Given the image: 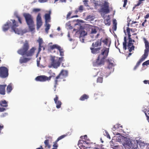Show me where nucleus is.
I'll return each instance as SVG.
<instances>
[{"instance_id": "obj_1", "label": "nucleus", "mask_w": 149, "mask_h": 149, "mask_svg": "<svg viewBox=\"0 0 149 149\" xmlns=\"http://www.w3.org/2000/svg\"><path fill=\"white\" fill-rule=\"evenodd\" d=\"M29 48L28 42L27 40H26L22 47L18 50L17 52L22 56L27 57H32L34 55L36 49L35 47H32L30 49Z\"/></svg>"}, {"instance_id": "obj_2", "label": "nucleus", "mask_w": 149, "mask_h": 149, "mask_svg": "<svg viewBox=\"0 0 149 149\" xmlns=\"http://www.w3.org/2000/svg\"><path fill=\"white\" fill-rule=\"evenodd\" d=\"M126 32L125 29L124 32L125 35H128V38H127L126 36H124V42H123V48L124 50H126L127 49V43L128 42L127 49L128 52H125V55L126 56L127 60H129L130 56V29L129 27H127L126 29Z\"/></svg>"}, {"instance_id": "obj_3", "label": "nucleus", "mask_w": 149, "mask_h": 149, "mask_svg": "<svg viewBox=\"0 0 149 149\" xmlns=\"http://www.w3.org/2000/svg\"><path fill=\"white\" fill-rule=\"evenodd\" d=\"M13 24L12 25V23L10 21H8L2 27L3 30L4 32L7 31L9 28L10 26H11L12 30L16 33L19 34L20 32V29L17 28L18 25L17 22L14 19H11Z\"/></svg>"}, {"instance_id": "obj_4", "label": "nucleus", "mask_w": 149, "mask_h": 149, "mask_svg": "<svg viewBox=\"0 0 149 149\" xmlns=\"http://www.w3.org/2000/svg\"><path fill=\"white\" fill-rule=\"evenodd\" d=\"M68 75V72L66 70H62L59 74L54 79V91L56 90L57 86L58 84V82L60 81L62 79L63 81H65L64 79Z\"/></svg>"}, {"instance_id": "obj_5", "label": "nucleus", "mask_w": 149, "mask_h": 149, "mask_svg": "<svg viewBox=\"0 0 149 149\" xmlns=\"http://www.w3.org/2000/svg\"><path fill=\"white\" fill-rule=\"evenodd\" d=\"M23 15L25 19L29 29L31 31H33L34 30L35 28L34 22L32 16L30 14L26 13H23Z\"/></svg>"}, {"instance_id": "obj_6", "label": "nucleus", "mask_w": 149, "mask_h": 149, "mask_svg": "<svg viewBox=\"0 0 149 149\" xmlns=\"http://www.w3.org/2000/svg\"><path fill=\"white\" fill-rule=\"evenodd\" d=\"M132 137H131V149H137L139 143L141 147H144L146 145H148V143L136 139L137 138L136 137L132 135Z\"/></svg>"}, {"instance_id": "obj_7", "label": "nucleus", "mask_w": 149, "mask_h": 149, "mask_svg": "<svg viewBox=\"0 0 149 149\" xmlns=\"http://www.w3.org/2000/svg\"><path fill=\"white\" fill-rule=\"evenodd\" d=\"M63 59V57L58 58L55 56H52L51 58V65L54 68H57L60 66L61 62Z\"/></svg>"}, {"instance_id": "obj_8", "label": "nucleus", "mask_w": 149, "mask_h": 149, "mask_svg": "<svg viewBox=\"0 0 149 149\" xmlns=\"http://www.w3.org/2000/svg\"><path fill=\"white\" fill-rule=\"evenodd\" d=\"M107 62L108 63V66L105 68L104 71V75L106 77L110 75L112 70V68L114 66V64L112 62L113 61L111 59L108 58Z\"/></svg>"}, {"instance_id": "obj_9", "label": "nucleus", "mask_w": 149, "mask_h": 149, "mask_svg": "<svg viewBox=\"0 0 149 149\" xmlns=\"http://www.w3.org/2000/svg\"><path fill=\"white\" fill-rule=\"evenodd\" d=\"M8 70L5 67H0V77L2 78H5L8 75Z\"/></svg>"}, {"instance_id": "obj_10", "label": "nucleus", "mask_w": 149, "mask_h": 149, "mask_svg": "<svg viewBox=\"0 0 149 149\" xmlns=\"http://www.w3.org/2000/svg\"><path fill=\"white\" fill-rule=\"evenodd\" d=\"M122 139L123 141V145L125 149H130V140L129 139L123 136Z\"/></svg>"}, {"instance_id": "obj_11", "label": "nucleus", "mask_w": 149, "mask_h": 149, "mask_svg": "<svg viewBox=\"0 0 149 149\" xmlns=\"http://www.w3.org/2000/svg\"><path fill=\"white\" fill-rule=\"evenodd\" d=\"M50 77H47V76L42 75L36 77L35 78V80L37 81L40 82H45L46 81H50Z\"/></svg>"}, {"instance_id": "obj_12", "label": "nucleus", "mask_w": 149, "mask_h": 149, "mask_svg": "<svg viewBox=\"0 0 149 149\" xmlns=\"http://www.w3.org/2000/svg\"><path fill=\"white\" fill-rule=\"evenodd\" d=\"M109 48H105L101 50V53L98 56L105 59L107 57L109 52Z\"/></svg>"}, {"instance_id": "obj_13", "label": "nucleus", "mask_w": 149, "mask_h": 149, "mask_svg": "<svg viewBox=\"0 0 149 149\" xmlns=\"http://www.w3.org/2000/svg\"><path fill=\"white\" fill-rule=\"evenodd\" d=\"M104 59L98 56L95 62L93 63V65L96 66H98L104 65Z\"/></svg>"}, {"instance_id": "obj_14", "label": "nucleus", "mask_w": 149, "mask_h": 149, "mask_svg": "<svg viewBox=\"0 0 149 149\" xmlns=\"http://www.w3.org/2000/svg\"><path fill=\"white\" fill-rule=\"evenodd\" d=\"M36 26L37 29H38L42 26V22L40 13H39L36 17Z\"/></svg>"}, {"instance_id": "obj_15", "label": "nucleus", "mask_w": 149, "mask_h": 149, "mask_svg": "<svg viewBox=\"0 0 149 149\" xmlns=\"http://www.w3.org/2000/svg\"><path fill=\"white\" fill-rule=\"evenodd\" d=\"M101 12L104 13L105 14L108 13L110 12L109 9V5L108 3L105 2L103 6V7L100 9Z\"/></svg>"}, {"instance_id": "obj_16", "label": "nucleus", "mask_w": 149, "mask_h": 149, "mask_svg": "<svg viewBox=\"0 0 149 149\" xmlns=\"http://www.w3.org/2000/svg\"><path fill=\"white\" fill-rule=\"evenodd\" d=\"M92 53L93 54H96L100 53L101 48L99 47L97 48L91 47L90 48Z\"/></svg>"}, {"instance_id": "obj_17", "label": "nucleus", "mask_w": 149, "mask_h": 149, "mask_svg": "<svg viewBox=\"0 0 149 149\" xmlns=\"http://www.w3.org/2000/svg\"><path fill=\"white\" fill-rule=\"evenodd\" d=\"M58 97L57 95H56L55 97L54 98V100L55 103L56 104V107L58 109L60 108L61 106L62 102L59 100H58Z\"/></svg>"}, {"instance_id": "obj_18", "label": "nucleus", "mask_w": 149, "mask_h": 149, "mask_svg": "<svg viewBox=\"0 0 149 149\" xmlns=\"http://www.w3.org/2000/svg\"><path fill=\"white\" fill-rule=\"evenodd\" d=\"M91 143L90 140L89 139H87L85 141L84 140H80L79 141L78 145L79 147V145L80 144H81V146H85L84 145V144H90Z\"/></svg>"}, {"instance_id": "obj_19", "label": "nucleus", "mask_w": 149, "mask_h": 149, "mask_svg": "<svg viewBox=\"0 0 149 149\" xmlns=\"http://www.w3.org/2000/svg\"><path fill=\"white\" fill-rule=\"evenodd\" d=\"M51 11H49L48 13H46L44 16V18L45 20V23H47L50 22L51 21L50 15L51 14Z\"/></svg>"}, {"instance_id": "obj_20", "label": "nucleus", "mask_w": 149, "mask_h": 149, "mask_svg": "<svg viewBox=\"0 0 149 149\" xmlns=\"http://www.w3.org/2000/svg\"><path fill=\"white\" fill-rule=\"evenodd\" d=\"M67 135H62L60 136L56 140L54 143V144L53 145V147L54 148H57L58 146V144L57 143V142L59 141L60 140L63 139Z\"/></svg>"}, {"instance_id": "obj_21", "label": "nucleus", "mask_w": 149, "mask_h": 149, "mask_svg": "<svg viewBox=\"0 0 149 149\" xmlns=\"http://www.w3.org/2000/svg\"><path fill=\"white\" fill-rule=\"evenodd\" d=\"M102 38L98 40L95 42H93L92 44V47L97 48L101 46L102 44Z\"/></svg>"}, {"instance_id": "obj_22", "label": "nucleus", "mask_w": 149, "mask_h": 149, "mask_svg": "<svg viewBox=\"0 0 149 149\" xmlns=\"http://www.w3.org/2000/svg\"><path fill=\"white\" fill-rule=\"evenodd\" d=\"M6 85H0V94L2 95L5 94V88Z\"/></svg>"}, {"instance_id": "obj_23", "label": "nucleus", "mask_w": 149, "mask_h": 149, "mask_svg": "<svg viewBox=\"0 0 149 149\" xmlns=\"http://www.w3.org/2000/svg\"><path fill=\"white\" fill-rule=\"evenodd\" d=\"M30 59L27 58L22 57H20L19 61L21 63H26L30 60Z\"/></svg>"}, {"instance_id": "obj_24", "label": "nucleus", "mask_w": 149, "mask_h": 149, "mask_svg": "<svg viewBox=\"0 0 149 149\" xmlns=\"http://www.w3.org/2000/svg\"><path fill=\"white\" fill-rule=\"evenodd\" d=\"M90 30L91 34H96L97 32V27L94 26H91Z\"/></svg>"}, {"instance_id": "obj_25", "label": "nucleus", "mask_w": 149, "mask_h": 149, "mask_svg": "<svg viewBox=\"0 0 149 149\" xmlns=\"http://www.w3.org/2000/svg\"><path fill=\"white\" fill-rule=\"evenodd\" d=\"M45 144V148L49 149L51 147V146L49 143V140L48 139H46L44 141Z\"/></svg>"}, {"instance_id": "obj_26", "label": "nucleus", "mask_w": 149, "mask_h": 149, "mask_svg": "<svg viewBox=\"0 0 149 149\" xmlns=\"http://www.w3.org/2000/svg\"><path fill=\"white\" fill-rule=\"evenodd\" d=\"M102 42L104 43V45L107 46L109 47L111 44V42L109 40L108 38H106L104 40H102Z\"/></svg>"}, {"instance_id": "obj_27", "label": "nucleus", "mask_w": 149, "mask_h": 149, "mask_svg": "<svg viewBox=\"0 0 149 149\" xmlns=\"http://www.w3.org/2000/svg\"><path fill=\"white\" fill-rule=\"evenodd\" d=\"M89 97V96L86 94H84L81 96L79 98V100L81 101H84L85 100L88 99Z\"/></svg>"}, {"instance_id": "obj_28", "label": "nucleus", "mask_w": 149, "mask_h": 149, "mask_svg": "<svg viewBox=\"0 0 149 149\" xmlns=\"http://www.w3.org/2000/svg\"><path fill=\"white\" fill-rule=\"evenodd\" d=\"M50 49L51 50H53L55 48L57 49L58 50L60 48V46L56 44L51 45L50 46Z\"/></svg>"}, {"instance_id": "obj_29", "label": "nucleus", "mask_w": 149, "mask_h": 149, "mask_svg": "<svg viewBox=\"0 0 149 149\" xmlns=\"http://www.w3.org/2000/svg\"><path fill=\"white\" fill-rule=\"evenodd\" d=\"M148 55V53H144V54L143 55L142 58L139 60V61L142 62L147 58Z\"/></svg>"}, {"instance_id": "obj_30", "label": "nucleus", "mask_w": 149, "mask_h": 149, "mask_svg": "<svg viewBox=\"0 0 149 149\" xmlns=\"http://www.w3.org/2000/svg\"><path fill=\"white\" fill-rule=\"evenodd\" d=\"M113 29L114 31H116L117 28V23L116 19L113 20Z\"/></svg>"}, {"instance_id": "obj_31", "label": "nucleus", "mask_w": 149, "mask_h": 149, "mask_svg": "<svg viewBox=\"0 0 149 149\" xmlns=\"http://www.w3.org/2000/svg\"><path fill=\"white\" fill-rule=\"evenodd\" d=\"M0 105L1 106L4 107H7L8 106L7 103L5 100L2 101Z\"/></svg>"}, {"instance_id": "obj_32", "label": "nucleus", "mask_w": 149, "mask_h": 149, "mask_svg": "<svg viewBox=\"0 0 149 149\" xmlns=\"http://www.w3.org/2000/svg\"><path fill=\"white\" fill-rule=\"evenodd\" d=\"M143 112L145 113V114L147 117V120H149V110H148L146 109H145L144 111H143Z\"/></svg>"}, {"instance_id": "obj_33", "label": "nucleus", "mask_w": 149, "mask_h": 149, "mask_svg": "<svg viewBox=\"0 0 149 149\" xmlns=\"http://www.w3.org/2000/svg\"><path fill=\"white\" fill-rule=\"evenodd\" d=\"M87 32L85 31H82L80 34L79 38L81 39V38H83L84 36L87 35Z\"/></svg>"}, {"instance_id": "obj_34", "label": "nucleus", "mask_w": 149, "mask_h": 149, "mask_svg": "<svg viewBox=\"0 0 149 149\" xmlns=\"http://www.w3.org/2000/svg\"><path fill=\"white\" fill-rule=\"evenodd\" d=\"M46 28L45 30L46 33L47 34L48 33V31L50 29V24L48 23H46Z\"/></svg>"}, {"instance_id": "obj_35", "label": "nucleus", "mask_w": 149, "mask_h": 149, "mask_svg": "<svg viewBox=\"0 0 149 149\" xmlns=\"http://www.w3.org/2000/svg\"><path fill=\"white\" fill-rule=\"evenodd\" d=\"M12 90V86L11 84L9 85L7 88V91L8 93H10Z\"/></svg>"}, {"instance_id": "obj_36", "label": "nucleus", "mask_w": 149, "mask_h": 149, "mask_svg": "<svg viewBox=\"0 0 149 149\" xmlns=\"http://www.w3.org/2000/svg\"><path fill=\"white\" fill-rule=\"evenodd\" d=\"M59 51L60 55L61 56H63L64 55V51L62 48L60 47V48L58 49Z\"/></svg>"}, {"instance_id": "obj_37", "label": "nucleus", "mask_w": 149, "mask_h": 149, "mask_svg": "<svg viewBox=\"0 0 149 149\" xmlns=\"http://www.w3.org/2000/svg\"><path fill=\"white\" fill-rule=\"evenodd\" d=\"M141 62L140 61H139L137 62V63H136V65L133 68L134 70H136V69L139 66V65H140V63Z\"/></svg>"}, {"instance_id": "obj_38", "label": "nucleus", "mask_w": 149, "mask_h": 149, "mask_svg": "<svg viewBox=\"0 0 149 149\" xmlns=\"http://www.w3.org/2000/svg\"><path fill=\"white\" fill-rule=\"evenodd\" d=\"M103 81V78L102 77H98L97 79V82L102 83Z\"/></svg>"}, {"instance_id": "obj_39", "label": "nucleus", "mask_w": 149, "mask_h": 149, "mask_svg": "<svg viewBox=\"0 0 149 149\" xmlns=\"http://www.w3.org/2000/svg\"><path fill=\"white\" fill-rule=\"evenodd\" d=\"M105 24L106 25L109 26L110 25V22L109 19H107L104 20Z\"/></svg>"}, {"instance_id": "obj_40", "label": "nucleus", "mask_w": 149, "mask_h": 149, "mask_svg": "<svg viewBox=\"0 0 149 149\" xmlns=\"http://www.w3.org/2000/svg\"><path fill=\"white\" fill-rule=\"evenodd\" d=\"M38 42L39 43V46L40 47V46H41V45L43 42V40L41 38H39V39L38 40Z\"/></svg>"}, {"instance_id": "obj_41", "label": "nucleus", "mask_w": 149, "mask_h": 149, "mask_svg": "<svg viewBox=\"0 0 149 149\" xmlns=\"http://www.w3.org/2000/svg\"><path fill=\"white\" fill-rule=\"evenodd\" d=\"M41 59V57H39V58H38L37 60V64L38 66H39L40 65V61Z\"/></svg>"}, {"instance_id": "obj_42", "label": "nucleus", "mask_w": 149, "mask_h": 149, "mask_svg": "<svg viewBox=\"0 0 149 149\" xmlns=\"http://www.w3.org/2000/svg\"><path fill=\"white\" fill-rule=\"evenodd\" d=\"M104 134L105 136H106L109 139H110L111 138L110 136L108 133L107 132V131H105V134Z\"/></svg>"}, {"instance_id": "obj_43", "label": "nucleus", "mask_w": 149, "mask_h": 149, "mask_svg": "<svg viewBox=\"0 0 149 149\" xmlns=\"http://www.w3.org/2000/svg\"><path fill=\"white\" fill-rule=\"evenodd\" d=\"M80 12H82L83 10V7L82 5L80 6L78 8Z\"/></svg>"}, {"instance_id": "obj_44", "label": "nucleus", "mask_w": 149, "mask_h": 149, "mask_svg": "<svg viewBox=\"0 0 149 149\" xmlns=\"http://www.w3.org/2000/svg\"><path fill=\"white\" fill-rule=\"evenodd\" d=\"M149 65V60L146 61L142 64V65L143 66H144L145 65Z\"/></svg>"}, {"instance_id": "obj_45", "label": "nucleus", "mask_w": 149, "mask_h": 149, "mask_svg": "<svg viewBox=\"0 0 149 149\" xmlns=\"http://www.w3.org/2000/svg\"><path fill=\"white\" fill-rule=\"evenodd\" d=\"M80 138L81 139H84L85 140H86L88 139H88L87 136L86 135H85L84 136H80Z\"/></svg>"}, {"instance_id": "obj_46", "label": "nucleus", "mask_w": 149, "mask_h": 149, "mask_svg": "<svg viewBox=\"0 0 149 149\" xmlns=\"http://www.w3.org/2000/svg\"><path fill=\"white\" fill-rule=\"evenodd\" d=\"M145 45L146 48L149 49V43L148 41L145 42Z\"/></svg>"}, {"instance_id": "obj_47", "label": "nucleus", "mask_w": 149, "mask_h": 149, "mask_svg": "<svg viewBox=\"0 0 149 149\" xmlns=\"http://www.w3.org/2000/svg\"><path fill=\"white\" fill-rule=\"evenodd\" d=\"M81 144L79 145V147L81 149H90V148L88 147H86L85 146H81Z\"/></svg>"}, {"instance_id": "obj_48", "label": "nucleus", "mask_w": 149, "mask_h": 149, "mask_svg": "<svg viewBox=\"0 0 149 149\" xmlns=\"http://www.w3.org/2000/svg\"><path fill=\"white\" fill-rule=\"evenodd\" d=\"M16 17H17V18L18 19V20L20 24H22V22L21 18L17 15H16Z\"/></svg>"}, {"instance_id": "obj_49", "label": "nucleus", "mask_w": 149, "mask_h": 149, "mask_svg": "<svg viewBox=\"0 0 149 149\" xmlns=\"http://www.w3.org/2000/svg\"><path fill=\"white\" fill-rule=\"evenodd\" d=\"M83 1L84 3V4L86 6H88V1L86 0H84Z\"/></svg>"}, {"instance_id": "obj_50", "label": "nucleus", "mask_w": 149, "mask_h": 149, "mask_svg": "<svg viewBox=\"0 0 149 149\" xmlns=\"http://www.w3.org/2000/svg\"><path fill=\"white\" fill-rule=\"evenodd\" d=\"M40 9L39 8H34L33 10V12H37L40 11Z\"/></svg>"}, {"instance_id": "obj_51", "label": "nucleus", "mask_w": 149, "mask_h": 149, "mask_svg": "<svg viewBox=\"0 0 149 149\" xmlns=\"http://www.w3.org/2000/svg\"><path fill=\"white\" fill-rule=\"evenodd\" d=\"M127 1V0H124L123 1L124 2V3L123 5V7H125L126 5Z\"/></svg>"}, {"instance_id": "obj_52", "label": "nucleus", "mask_w": 149, "mask_h": 149, "mask_svg": "<svg viewBox=\"0 0 149 149\" xmlns=\"http://www.w3.org/2000/svg\"><path fill=\"white\" fill-rule=\"evenodd\" d=\"M130 19L129 18V17H128L127 18V26L128 27L130 25Z\"/></svg>"}, {"instance_id": "obj_53", "label": "nucleus", "mask_w": 149, "mask_h": 149, "mask_svg": "<svg viewBox=\"0 0 149 149\" xmlns=\"http://www.w3.org/2000/svg\"><path fill=\"white\" fill-rule=\"evenodd\" d=\"M6 110V109L5 108L0 107V112H3Z\"/></svg>"}, {"instance_id": "obj_54", "label": "nucleus", "mask_w": 149, "mask_h": 149, "mask_svg": "<svg viewBox=\"0 0 149 149\" xmlns=\"http://www.w3.org/2000/svg\"><path fill=\"white\" fill-rule=\"evenodd\" d=\"M4 126L3 125H0V133H1V130L3 128Z\"/></svg>"}, {"instance_id": "obj_55", "label": "nucleus", "mask_w": 149, "mask_h": 149, "mask_svg": "<svg viewBox=\"0 0 149 149\" xmlns=\"http://www.w3.org/2000/svg\"><path fill=\"white\" fill-rule=\"evenodd\" d=\"M149 49L146 48L145 49L144 51V53H148L149 52Z\"/></svg>"}, {"instance_id": "obj_56", "label": "nucleus", "mask_w": 149, "mask_h": 149, "mask_svg": "<svg viewBox=\"0 0 149 149\" xmlns=\"http://www.w3.org/2000/svg\"><path fill=\"white\" fill-rule=\"evenodd\" d=\"M48 0H39V2L40 3H43L46 2Z\"/></svg>"}, {"instance_id": "obj_57", "label": "nucleus", "mask_w": 149, "mask_h": 149, "mask_svg": "<svg viewBox=\"0 0 149 149\" xmlns=\"http://www.w3.org/2000/svg\"><path fill=\"white\" fill-rule=\"evenodd\" d=\"M135 48L134 46L133 45V44L131 46V52L132 50H134Z\"/></svg>"}, {"instance_id": "obj_58", "label": "nucleus", "mask_w": 149, "mask_h": 149, "mask_svg": "<svg viewBox=\"0 0 149 149\" xmlns=\"http://www.w3.org/2000/svg\"><path fill=\"white\" fill-rule=\"evenodd\" d=\"M72 13V12H69L68 14L67 15V17H69L71 15V14Z\"/></svg>"}, {"instance_id": "obj_59", "label": "nucleus", "mask_w": 149, "mask_h": 149, "mask_svg": "<svg viewBox=\"0 0 149 149\" xmlns=\"http://www.w3.org/2000/svg\"><path fill=\"white\" fill-rule=\"evenodd\" d=\"M55 75V73H54L52 75L49 76V77H50V80H51V78L52 77H54Z\"/></svg>"}, {"instance_id": "obj_60", "label": "nucleus", "mask_w": 149, "mask_h": 149, "mask_svg": "<svg viewBox=\"0 0 149 149\" xmlns=\"http://www.w3.org/2000/svg\"><path fill=\"white\" fill-rule=\"evenodd\" d=\"M148 82H149L148 80H145L143 81V83L145 84H148Z\"/></svg>"}, {"instance_id": "obj_61", "label": "nucleus", "mask_w": 149, "mask_h": 149, "mask_svg": "<svg viewBox=\"0 0 149 149\" xmlns=\"http://www.w3.org/2000/svg\"><path fill=\"white\" fill-rule=\"evenodd\" d=\"M149 17V14H147L145 17V19H147Z\"/></svg>"}, {"instance_id": "obj_62", "label": "nucleus", "mask_w": 149, "mask_h": 149, "mask_svg": "<svg viewBox=\"0 0 149 149\" xmlns=\"http://www.w3.org/2000/svg\"><path fill=\"white\" fill-rule=\"evenodd\" d=\"M36 149H44V148L42 146H40V148H37Z\"/></svg>"}, {"instance_id": "obj_63", "label": "nucleus", "mask_w": 149, "mask_h": 149, "mask_svg": "<svg viewBox=\"0 0 149 149\" xmlns=\"http://www.w3.org/2000/svg\"><path fill=\"white\" fill-rule=\"evenodd\" d=\"M60 2H65L66 1V0H60Z\"/></svg>"}, {"instance_id": "obj_64", "label": "nucleus", "mask_w": 149, "mask_h": 149, "mask_svg": "<svg viewBox=\"0 0 149 149\" xmlns=\"http://www.w3.org/2000/svg\"><path fill=\"white\" fill-rule=\"evenodd\" d=\"M140 3H139L138 2V3L135 5V7L136 6H138L139 5H140Z\"/></svg>"}]
</instances>
